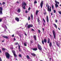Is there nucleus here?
Returning a JSON list of instances; mask_svg holds the SVG:
<instances>
[{
  "label": "nucleus",
  "instance_id": "61",
  "mask_svg": "<svg viewBox=\"0 0 61 61\" xmlns=\"http://www.w3.org/2000/svg\"><path fill=\"white\" fill-rule=\"evenodd\" d=\"M0 53H2V51H1V50H0Z\"/></svg>",
  "mask_w": 61,
  "mask_h": 61
},
{
  "label": "nucleus",
  "instance_id": "48",
  "mask_svg": "<svg viewBox=\"0 0 61 61\" xmlns=\"http://www.w3.org/2000/svg\"><path fill=\"white\" fill-rule=\"evenodd\" d=\"M18 45L19 46V48H18V49L20 48V45H19V44H18Z\"/></svg>",
  "mask_w": 61,
  "mask_h": 61
},
{
  "label": "nucleus",
  "instance_id": "53",
  "mask_svg": "<svg viewBox=\"0 0 61 61\" xmlns=\"http://www.w3.org/2000/svg\"><path fill=\"white\" fill-rule=\"evenodd\" d=\"M43 25L44 26H46V25H45V23H43Z\"/></svg>",
  "mask_w": 61,
  "mask_h": 61
},
{
  "label": "nucleus",
  "instance_id": "34",
  "mask_svg": "<svg viewBox=\"0 0 61 61\" xmlns=\"http://www.w3.org/2000/svg\"><path fill=\"white\" fill-rule=\"evenodd\" d=\"M33 40H30V42L31 43V44H32V43H33Z\"/></svg>",
  "mask_w": 61,
  "mask_h": 61
},
{
  "label": "nucleus",
  "instance_id": "7",
  "mask_svg": "<svg viewBox=\"0 0 61 61\" xmlns=\"http://www.w3.org/2000/svg\"><path fill=\"white\" fill-rule=\"evenodd\" d=\"M41 7V9L42 8L43 6V1H42L41 2L40 4Z\"/></svg>",
  "mask_w": 61,
  "mask_h": 61
},
{
  "label": "nucleus",
  "instance_id": "25",
  "mask_svg": "<svg viewBox=\"0 0 61 61\" xmlns=\"http://www.w3.org/2000/svg\"><path fill=\"white\" fill-rule=\"evenodd\" d=\"M30 16L32 19V20H33V15H32V14H31Z\"/></svg>",
  "mask_w": 61,
  "mask_h": 61
},
{
  "label": "nucleus",
  "instance_id": "15",
  "mask_svg": "<svg viewBox=\"0 0 61 61\" xmlns=\"http://www.w3.org/2000/svg\"><path fill=\"white\" fill-rule=\"evenodd\" d=\"M50 39L49 38H48V39H47V43H48V44H49V43H50Z\"/></svg>",
  "mask_w": 61,
  "mask_h": 61
},
{
  "label": "nucleus",
  "instance_id": "10",
  "mask_svg": "<svg viewBox=\"0 0 61 61\" xmlns=\"http://www.w3.org/2000/svg\"><path fill=\"white\" fill-rule=\"evenodd\" d=\"M46 21L47 23H48L49 22V19H48V17L47 15Z\"/></svg>",
  "mask_w": 61,
  "mask_h": 61
},
{
  "label": "nucleus",
  "instance_id": "4",
  "mask_svg": "<svg viewBox=\"0 0 61 61\" xmlns=\"http://www.w3.org/2000/svg\"><path fill=\"white\" fill-rule=\"evenodd\" d=\"M12 52L13 53L14 57H16L17 56L16 54H15V51L13 50L12 51Z\"/></svg>",
  "mask_w": 61,
  "mask_h": 61
},
{
  "label": "nucleus",
  "instance_id": "55",
  "mask_svg": "<svg viewBox=\"0 0 61 61\" xmlns=\"http://www.w3.org/2000/svg\"><path fill=\"white\" fill-rule=\"evenodd\" d=\"M25 13H28V11H27V10H26Z\"/></svg>",
  "mask_w": 61,
  "mask_h": 61
},
{
  "label": "nucleus",
  "instance_id": "11",
  "mask_svg": "<svg viewBox=\"0 0 61 61\" xmlns=\"http://www.w3.org/2000/svg\"><path fill=\"white\" fill-rule=\"evenodd\" d=\"M43 13L44 15H46L47 14V12H46V11L45 10L43 12Z\"/></svg>",
  "mask_w": 61,
  "mask_h": 61
},
{
  "label": "nucleus",
  "instance_id": "28",
  "mask_svg": "<svg viewBox=\"0 0 61 61\" xmlns=\"http://www.w3.org/2000/svg\"><path fill=\"white\" fill-rule=\"evenodd\" d=\"M3 11V8L2 7H0V11Z\"/></svg>",
  "mask_w": 61,
  "mask_h": 61
},
{
  "label": "nucleus",
  "instance_id": "58",
  "mask_svg": "<svg viewBox=\"0 0 61 61\" xmlns=\"http://www.w3.org/2000/svg\"><path fill=\"white\" fill-rule=\"evenodd\" d=\"M5 42V40H3L1 41L2 42Z\"/></svg>",
  "mask_w": 61,
  "mask_h": 61
},
{
  "label": "nucleus",
  "instance_id": "62",
  "mask_svg": "<svg viewBox=\"0 0 61 61\" xmlns=\"http://www.w3.org/2000/svg\"><path fill=\"white\" fill-rule=\"evenodd\" d=\"M34 39L36 41V38H35Z\"/></svg>",
  "mask_w": 61,
  "mask_h": 61
},
{
  "label": "nucleus",
  "instance_id": "43",
  "mask_svg": "<svg viewBox=\"0 0 61 61\" xmlns=\"http://www.w3.org/2000/svg\"><path fill=\"white\" fill-rule=\"evenodd\" d=\"M43 20L45 23H46V21H45V20L44 18H43Z\"/></svg>",
  "mask_w": 61,
  "mask_h": 61
},
{
  "label": "nucleus",
  "instance_id": "63",
  "mask_svg": "<svg viewBox=\"0 0 61 61\" xmlns=\"http://www.w3.org/2000/svg\"><path fill=\"white\" fill-rule=\"evenodd\" d=\"M58 29H59L60 30V29L59 28H58Z\"/></svg>",
  "mask_w": 61,
  "mask_h": 61
},
{
  "label": "nucleus",
  "instance_id": "40",
  "mask_svg": "<svg viewBox=\"0 0 61 61\" xmlns=\"http://www.w3.org/2000/svg\"><path fill=\"white\" fill-rule=\"evenodd\" d=\"M44 41L43 40H42V44H44Z\"/></svg>",
  "mask_w": 61,
  "mask_h": 61
},
{
  "label": "nucleus",
  "instance_id": "8",
  "mask_svg": "<svg viewBox=\"0 0 61 61\" xmlns=\"http://www.w3.org/2000/svg\"><path fill=\"white\" fill-rule=\"evenodd\" d=\"M53 34L54 36V38H56V32L54 30H53Z\"/></svg>",
  "mask_w": 61,
  "mask_h": 61
},
{
  "label": "nucleus",
  "instance_id": "12",
  "mask_svg": "<svg viewBox=\"0 0 61 61\" xmlns=\"http://www.w3.org/2000/svg\"><path fill=\"white\" fill-rule=\"evenodd\" d=\"M53 25H54V26L55 27V28H56V29H57V25H56V24L54 23L53 24Z\"/></svg>",
  "mask_w": 61,
  "mask_h": 61
},
{
  "label": "nucleus",
  "instance_id": "14",
  "mask_svg": "<svg viewBox=\"0 0 61 61\" xmlns=\"http://www.w3.org/2000/svg\"><path fill=\"white\" fill-rule=\"evenodd\" d=\"M45 43H46L47 42V40L46 39H44L43 41Z\"/></svg>",
  "mask_w": 61,
  "mask_h": 61
},
{
  "label": "nucleus",
  "instance_id": "32",
  "mask_svg": "<svg viewBox=\"0 0 61 61\" xmlns=\"http://www.w3.org/2000/svg\"><path fill=\"white\" fill-rule=\"evenodd\" d=\"M34 38H36V35H35L33 36Z\"/></svg>",
  "mask_w": 61,
  "mask_h": 61
},
{
  "label": "nucleus",
  "instance_id": "57",
  "mask_svg": "<svg viewBox=\"0 0 61 61\" xmlns=\"http://www.w3.org/2000/svg\"><path fill=\"white\" fill-rule=\"evenodd\" d=\"M12 37H14V35H12Z\"/></svg>",
  "mask_w": 61,
  "mask_h": 61
},
{
  "label": "nucleus",
  "instance_id": "29",
  "mask_svg": "<svg viewBox=\"0 0 61 61\" xmlns=\"http://www.w3.org/2000/svg\"><path fill=\"white\" fill-rule=\"evenodd\" d=\"M2 11H0V15H3Z\"/></svg>",
  "mask_w": 61,
  "mask_h": 61
},
{
  "label": "nucleus",
  "instance_id": "33",
  "mask_svg": "<svg viewBox=\"0 0 61 61\" xmlns=\"http://www.w3.org/2000/svg\"><path fill=\"white\" fill-rule=\"evenodd\" d=\"M51 7H52V9H53L54 8V5H53L52 6H51Z\"/></svg>",
  "mask_w": 61,
  "mask_h": 61
},
{
  "label": "nucleus",
  "instance_id": "52",
  "mask_svg": "<svg viewBox=\"0 0 61 61\" xmlns=\"http://www.w3.org/2000/svg\"><path fill=\"white\" fill-rule=\"evenodd\" d=\"M10 49H14V48H13V47H11L10 48Z\"/></svg>",
  "mask_w": 61,
  "mask_h": 61
},
{
  "label": "nucleus",
  "instance_id": "49",
  "mask_svg": "<svg viewBox=\"0 0 61 61\" xmlns=\"http://www.w3.org/2000/svg\"><path fill=\"white\" fill-rule=\"evenodd\" d=\"M30 9H31V8H30V7H29L28 9V10H30Z\"/></svg>",
  "mask_w": 61,
  "mask_h": 61
},
{
  "label": "nucleus",
  "instance_id": "23",
  "mask_svg": "<svg viewBox=\"0 0 61 61\" xmlns=\"http://www.w3.org/2000/svg\"><path fill=\"white\" fill-rule=\"evenodd\" d=\"M52 43L51 42L49 44V46L50 47H51L52 46Z\"/></svg>",
  "mask_w": 61,
  "mask_h": 61
},
{
  "label": "nucleus",
  "instance_id": "3",
  "mask_svg": "<svg viewBox=\"0 0 61 61\" xmlns=\"http://www.w3.org/2000/svg\"><path fill=\"white\" fill-rule=\"evenodd\" d=\"M47 10L49 12H50L51 11V6H50V8L49 7V5H48L47 7Z\"/></svg>",
  "mask_w": 61,
  "mask_h": 61
},
{
  "label": "nucleus",
  "instance_id": "38",
  "mask_svg": "<svg viewBox=\"0 0 61 61\" xmlns=\"http://www.w3.org/2000/svg\"><path fill=\"white\" fill-rule=\"evenodd\" d=\"M38 32L39 33V34H40V33L41 32V31H40V30H38Z\"/></svg>",
  "mask_w": 61,
  "mask_h": 61
},
{
  "label": "nucleus",
  "instance_id": "26",
  "mask_svg": "<svg viewBox=\"0 0 61 61\" xmlns=\"http://www.w3.org/2000/svg\"><path fill=\"white\" fill-rule=\"evenodd\" d=\"M26 57L27 59H30V57H29V56L28 55H27Z\"/></svg>",
  "mask_w": 61,
  "mask_h": 61
},
{
  "label": "nucleus",
  "instance_id": "39",
  "mask_svg": "<svg viewBox=\"0 0 61 61\" xmlns=\"http://www.w3.org/2000/svg\"><path fill=\"white\" fill-rule=\"evenodd\" d=\"M59 13L60 14V15H61V11H58Z\"/></svg>",
  "mask_w": 61,
  "mask_h": 61
},
{
  "label": "nucleus",
  "instance_id": "42",
  "mask_svg": "<svg viewBox=\"0 0 61 61\" xmlns=\"http://www.w3.org/2000/svg\"><path fill=\"white\" fill-rule=\"evenodd\" d=\"M2 21V19H0V22H1Z\"/></svg>",
  "mask_w": 61,
  "mask_h": 61
},
{
  "label": "nucleus",
  "instance_id": "36",
  "mask_svg": "<svg viewBox=\"0 0 61 61\" xmlns=\"http://www.w3.org/2000/svg\"><path fill=\"white\" fill-rule=\"evenodd\" d=\"M55 22L56 23H57V22H58V21L57 20H55Z\"/></svg>",
  "mask_w": 61,
  "mask_h": 61
},
{
  "label": "nucleus",
  "instance_id": "45",
  "mask_svg": "<svg viewBox=\"0 0 61 61\" xmlns=\"http://www.w3.org/2000/svg\"><path fill=\"white\" fill-rule=\"evenodd\" d=\"M18 49L19 51H20V52H21V49H20V48H19Z\"/></svg>",
  "mask_w": 61,
  "mask_h": 61
},
{
  "label": "nucleus",
  "instance_id": "16",
  "mask_svg": "<svg viewBox=\"0 0 61 61\" xmlns=\"http://www.w3.org/2000/svg\"><path fill=\"white\" fill-rule=\"evenodd\" d=\"M17 12L18 13H20V12H21V10H20V9H19L18 10Z\"/></svg>",
  "mask_w": 61,
  "mask_h": 61
},
{
  "label": "nucleus",
  "instance_id": "64",
  "mask_svg": "<svg viewBox=\"0 0 61 61\" xmlns=\"http://www.w3.org/2000/svg\"><path fill=\"white\" fill-rule=\"evenodd\" d=\"M25 35L26 36H27V34H26V33H25Z\"/></svg>",
  "mask_w": 61,
  "mask_h": 61
},
{
  "label": "nucleus",
  "instance_id": "20",
  "mask_svg": "<svg viewBox=\"0 0 61 61\" xmlns=\"http://www.w3.org/2000/svg\"><path fill=\"white\" fill-rule=\"evenodd\" d=\"M31 55L34 56H36V55L34 53H32Z\"/></svg>",
  "mask_w": 61,
  "mask_h": 61
},
{
  "label": "nucleus",
  "instance_id": "13",
  "mask_svg": "<svg viewBox=\"0 0 61 61\" xmlns=\"http://www.w3.org/2000/svg\"><path fill=\"white\" fill-rule=\"evenodd\" d=\"M40 20H39V18H37V22L39 24H40Z\"/></svg>",
  "mask_w": 61,
  "mask_h": 61
},
{
  "label": "nucleus",
  "instance_id": "51",
  "mask_svg": "<svg viewBox=\"0 0 61 61\" xmlns=\"http://www.w3.org/2000/svg\"><path fill=\"white\" fill-rule=\"evenodd\" d=\"M19 36H20V38H21V36H22V35L21 34L20 35H19Z\"/></svg>",
  "mask_w": 61,
  "mask_h": 61
},
{
  "label": "nucleus",
  "instance_id": "2",
  "mask_svg": "<svg viewBox=\"0 0 61 61\" xmlns=\"http://www.w3.org/2000/svg\"><path fill=\"white\" fill-rule=\"evenodd\" d=\"M38 49H39L40 51H41L42 49V46H41V45H39V44H38Z\"/></svg>",
  "mask_w": 61,
  "mask_h": 61
},
{
  "label": "nucleus",
  "instance_id": "17",
  "mask_svg": "<svg viewBox=\"0 0 61 61\" xmlns=\"http://www.w3.org/2000/svg\"><path fill=\"white\" fill-rule=\"evenodd\" d=\"M32 49L34 51H36V50H37V48H33Z\"/></svg>",
  "mask_w": 61,
  "mask_h": 61
},
{
  "label": "nucleus",
  "instance_id": "60",
  "mask_svg": "<svg viewBox=\"0 0 61 61\" xmlns=\"http://www.w3.org/2000/svg\"><path fill=\"white\" fill-rule=\"evenodd\" d=\"M53 15V12H52L51 13V15Z\"/></svg>",
  "mask_w": 61,
  "mask_h": 61
},
{
  "label": "nucleus",
  "instance_id": "54",
  "mask_svg": "<svg viewBox=\"0 0 61 61\" xmlns=\"http://www.w3.org/2000/svg\"><path fill=\"white\" fill-rule=\"evenodd\" d=\"M47 5H48V4L47 3L46 4V7H47Z\"/></svg>",
  "mask_w": 61,
  "mask_h": 61
},
{
  "label": "nucleus",
  "instance_id": "41",
  "mask_svg": "<svg viewBox=\"0 0 61 61\" xmlns=\"http://www.w3.org/2000/svg\"><path fill=\"white\" fill-rule=\"evenodd\" d=\"M53 12L54 13H56V11L55 10H54L53 11Z\"/></svg>",
  "mask_w": 61,
  "mask_h": 61
},
{
  "label": "nucleus",
  "instance_id": "22",
  "mask_svg": "<svg viewBox=\"0 0 61 61\" xmlns=\"http://www.w3.org/2000/svg\"><path fill=\"white\" fill-rule=\"evenodd\" d=\"M27 43L26 42H25V43H24V46H27Z\"/></svg>",
  "mask_w": 61,
  "mask_h": 61
},
{
  "label": "nucleus",
  "instance_id": "9",
  "mask_svg": "<svg viewBox=\"0 0 61 61\" xmlns=\"http://www.w3.org/2000/svg\"><path fill=\"white\" fill-rule=\"evenodd\" d=\"M15 20H16V21H17V22H19V19L18 18L16 17L15 18Z\"/></svg>",
  "mask_w": 61,
  "mask_h": 61
},
{
  "label": "nucleus",
  "instance_id": "56",
  "mask_svg": "<svg viewBox=\"0 0 61 61\" xmlns=\"http://www.w3.org/2000/svg\"><path fill=\"white\" fill-rule=\"evenodd\" d=\"M49 35L50 36V37H52V36L50 34H49Z\"/></svg>",
  "mask_w": 61,
  "mask_h": 61
},
{
  "label": "nucleus",
  "instance_id": "19",
  "mask_svg": "<svg viewBox=\"0 0 61 61\" xmlns=\"http://www.w3.org/2000/svg\"><path fill=\"white\" fill-rule=\"evenodd\" d=\"M2 37H4V38H8V36H2Z\"/></svg>",
  "mask_w": 61,
  "mask_h": 61
},
{
  "label": "nucleus",
  "instance_id": "37",
  "mask_svg": "<svg viewBox=\"0 0 61 61\" xmlns=\"http://www.w3.org/2000/svg\"><path fill=\"white\" fill-rule=\"evenodd\" d=\"M28 20H30V17L29 16H28Z\"/></svg>",
  "mask_w": 61,
  "mask_h": 61
},
{
  "label": "nucleus",
  "instance_id": "59",
  "mask_svg": "<svg viewBox=\"0 0 61 61\" xmlns=\"http://www.w3.org/2000/svg\"><path fill=\"white\" fill-rule=\"evenodd\" d=\"M2 59H1V58H0V61H2Z\"/></svg>",
  "mask_w": 61,
  "mask_h": 61
},
{
  "label": "nucleus",
  "instance_id": "1",
  "mask_svg": "<svg viewBox=\"0 0 61 61\" xmlns=\"http://www.w3.org/2000/svg\"><path fill=\"white\" fill-rule=\"evenodd\" d=\"M5 55L7 58L8 59H9L10 58V54L8 52H6L5 53Z\"/></svg>",
  "mask_w": 61,
  "mask_h": 61
},
{
  "label": "nucleus",
  "instance_id": "6",
  "mask_svg": "<svg viewBox=\"0 0 61 61\" xmlns=\"http://www.w3.org/2000/svg\"><path fill=\"white\" fill-rule=\"evenodd\" d=\"M23 3H23L22 6L23 7V6L24 5L23 8L25 10V6H26V3L25 2H23Z\"/></svg>",
  "mask_w": 61,
  "mask_h": 61
},
{
  "label": "nucleus",
  "instance_id": "24",
  "mask_svg": "<svg viewBox=\"0 0 61 61\" xmlns=\"http://www.w3.org/2000/svg\"><path fill=\"white\" fill-rule=\"evenodd\" d=\"M39 11L36 10V15H37L38 14V12Z\"/></svg>",
  "mask_w": 61,
  "mask_h": 61
},
{
  "label": "nucleus",
  "instance_id": "44",
  "mask_svg": "<svg viewBox=\"0 0 61 61\" xmlns=\"http://www.w3.org/2000/svg\"><path fill=\"white\" fill-rule=\"evenodd\" d=\"M42 30H43V32H44V30H45V29H44V28H42Z\"/></svg>",
  "mask_w": 61,
  "mask_h": 61
},
{
  "label": "nucleus",
  "instance_id": "46",
  "mask_svg": "<svg viewBox=\"0 0 61 61\" xmlns=\"http://www.w3.org/2000/svg\"><path fill=\"white\" fill-rule=\"evenodd\" d=\"M19 56L20 57H22V56H21V54H20L19 55Z\"/></svg>",
  "mask_w": 61,
  "mask_h": 61
},
{
  "label": "nucleus",
  "instance_id": "5",
  "mask_svg": "<svg viewBox=\"0 0 61 61\" xmlns=\"http://www.w3.org/2000/svg\"><path fill=\"white\" fill-rule=\"evenodd\" d=\"M33 27V25L32 24H30L29 25H28L27 27L29 29L30 27Z\"/></svg>",
  "mask_w": 61,
  "mask_h": 61
},
{
  "label": "nucleus",
  "instance_id": "35",
  "mask_svg": "<svg viewBox=\"0 0 61 61\" xmlns=\"http://www.w3.org/2000/svg\"><path fill=\"white\" fill-rule=\"evenodd\" d=\"M18 42H16V43H15V45H18Z\"/></svg>",
  "mask_w": 61,
  "mask_h": 61
},
{
  "label": "nucleus",
  "instance_id": "18",
  "mask_svg": "<svg viewBox=\"0 0 61 61\" xmlns=\"http://www.w3.org/2000/svg\"><path fill=\"white\" fill-rule=\"evenodd\" d=\"M55 2L56 3V4H59V2H57L56 0H55Z\"/></svg>",
  "mask_w": 61,
  "mask_h": 61
},
{
  "label": "nucleus",
  "instance_id": "27",
  "mask_svg": "<svg viewBox=\"0 0 61 61\" xmlns=\"http://www.w3.org/2000/svg\"><path fill=\"white\" fill-rule=\"evenodd\" d=\"M56 43L57 46H59V44H58V42H56Z\"/></svg>",
  "mask_w": 61,
  "mask_h": 61
},
{
  "label": "nucleus",
  "instance_id": "50",
  "mask_svg": "<svg viewBox=\"0 0 61 61\" xmlns=\"http://www.w3.org/2000/svg\"><path fill=\"white\" fill-rule=\"evenodd\" d=\"M31 31H35V30H34V29H32L31 30Z\"/></svg>",
  "mask_w": 61,
  "mask_h": 61
},
{
  "label": "nucleus",
  "instance_id": "21",
  "mask_svg": "<svg viewBox=\"0 0 61 61\" xmlns=\"http://www.w3.org/2000/svg\"><path fill=\"white\" fill-rule=\"evenodd\" d=\"M55 5L56 8L58 7V5L57 4H55Z\"/></svg>",
  "mask_w": 61,
  "mask_h": 61
},
{
  "label": "nucleus",
  "instance_id": "47",
  "mask_svg": "<svg viewBox=\"0 0 61 61\" xmlns=\"http://www.w3.org/2000/svg\"><path fill=\"white\" fill-rule=\"evenodd\" d=\"M3 5H5V2H3Z\"/></svg>",
  "mask_w": 61,
  "mask_h": 61
},
{
  "label": "nucleus",
  "instance_id": "30",
  "mask_svg": "<svg viewBox=\"0 0 61 61\" xmlns=\"http://www.w3.org/2000/svg\"><path fill=\"white\" fill-rule=\"evenodd\" d=\"M34 4H37V1L36 0L34 1Z\"/></svg>",
  "mask_w": 61,
  "mask_h": 61
},
{
  "label": "nucleus",
  "instance_id": "31",
  "mask_svg": "<svg viewBox=\"0 0 61 61\" xmlns=\"http://www.w3.org/2000/svg\"><path fill=\"white\" fill-rule=\"evenodd\" d=\"M5 50H6V49H5L4 48H2V50L3 51H5Z\"/></svg>",
  "mask_w": 61,
  "mask_h": 61
}]
</instances>
